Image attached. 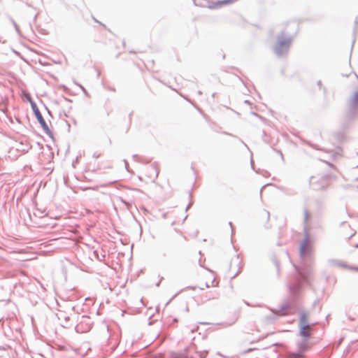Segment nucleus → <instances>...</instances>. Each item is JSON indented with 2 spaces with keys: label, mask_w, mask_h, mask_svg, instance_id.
I'll use <instances>...</instances> for the list:
<instances>
[{
  "label": "nucleus",
  "mask_w": 358,
  "mask_h": 358,
  "mask_svg": "<svg viewBox=\"0 0 358 358\" xmlns=\"http://www.w3.org/2000/svg\"><path fill=\"white\" fill-rule=\"evenodd\" d=\"M239 272H240V269H238V270L237 271V272L234 274V275L233 276V278H235V277L238 275V273Z\"/></svg>",
  "instance_id": "412c9836"
},
{
  "label": "nucleus",
  "mask_w": 358,
  "mask_h": 358,
  "mask_svg": "<svg viewBox=\"0 0 358 358\" xmlns=\"http://www.w3.org/2000/svg\"><path fill=\"white\" fill-rule=\"evenodd\" d=\"M351 269H353V267H351ZM354 269H356L358 271V268H354Z\"/></svg>",
  "instance_id": "393cba45"
},
{
  "label": "nucleus",
  "mask_w": 358,
  "mask_h": 358,
  "mask_svg": "<svg viewBox=\"0 0 358 358\" xmlns=\"http://www.w3.org/2000/svg\"><path fill=\"white\" fill-rule=\"evenodd\" d=\"M268 217H269V213L266 212Z\"/></svg>",
  "instance_id": "bb28decb"
},
{
  "label": "nucleus",
  "mask_w": 358,
  "mask_h": 358,
  "mask_svg": "<svg viewBox=\"0 0 358 358\" xmlns=\"http://www.w3.org/2000/svg\"><path fill=\"white\" fill-rule=\"evenodd\" d=\"M358 113V90L353 93V95L348 101V109L347 116L352 118Z\"/></svg>",
  "instance_id": "39448f33"
},
{
  "label": "nucleus",
  "mask_w": 358,
  "mask_h": 358,
  "mask_svg": "<svg viewBox=\"0 0 358 358\" xmlns=\"http://www.w3.org/2000/svg\"><path fill=\"white\" fill-rule=\"evenodd\" d=\"M230 269L231 270L232 269V263L230 265Z\"/></svg>",
  "instance_id": "a878e982"
},
{
  "label": "nucleus",
  "mask_w": 358,
  "mask_h": 358,
  "mask_svg": "<svg viewBox=\"0 0 358 358\" xmlns=\"http://www.w3.org/2000/svg\"><path fill=\"white\" fill-rule=\"evenodd\" d=\"M295 268H296V270L298 272L299 276L297 280V282L295 284L290 285V287H289L290 290L294 294H296L301 289L303 282H305L307 281V277H306V273L304 271H303L302 270L299 269V268H297L296 266H295Z\"/></svg>",
  "instance_id": "423d86ee"
},
{
  "label": "nucleus",
  "mask_w": 358,
  "mask_h": 358,
  "mask_svg": "<svg viewBox=\"0 0 358 358\" xmlns=\"http://www.w3.org/2000/svg\"><path fill=\"white\" fill-rule=\"evenodd\" d=\"M311 327H307L303 325L300 327L299 334L302 336V338L309 339L311 337Z\"/></svg>",
  "instance_id": "9d476101"
},
{
  "label": "nucleus",
  "mask_w": 358,
  "mask_h": 358,
  "mask_svg": "<svg viewBox=\"0 0 358 358\" xmlns=\"http://www.w3.org/2000/svg\"><path fill=\"white\" fill-rule=\"evenodd\" d=\"M329 263L332 266H340V267H345L346 265L345 263L337 260V259H329Z\"/></svg>",
  "instance_id": "9b49d317"
},
{
  "label": "nucleus",
  "mask_w": 358,
  "mask_h": 358,
  "mask_svg": "<svg viewBox=\"0 0 358 358\" xmlns=\"http://www.w3.org/2000/svg\"><path fill=\"white\" fill-rule=\"evenodd\" d=\"M10 22H12V24H13L14 27H15V31H17V33L20 34V29H19V27L18 25L17 24V23L15 22V20L12 18H10Z\"/></svg>",
  "instance_id": "2eb2a0df"
},
{
  "label": "nucleus",
  "mask_w": 358,
  "mask_h": 358,
  "mask_svg": "<svg viewBox=\"0 0 358 358\" xmlns=\"http://www.w3.org/2000/svg\"><path fill=\"white\" fill-rule=\"evenodd\" d=\"M171 250V246H169L165 249V251L163 252V257H167Z\"/></svg>",
  "instance_id": "dca6fc26"
},
{
  "label": "nucleus",
  "mask_w": 358,
  "mask_h": 358,
  "mask_svg": "<svg viewBox=\"0 0 358 358\" xmlns=\"http://www.w3.org/2000/svg\"><path fill=\"white\" fill-rule=\"evenodd\" d=\"M310 213L307 209L303 210V232H304V240L300 245L299 254L300 257L303 259L306 257H310L312 254V246L309 244V235L308 231L309 227V218Z\"/></svg>",
  "instance_id": "f257e3e1"
},
{
  "label": "nucleus",
  "mask_w": 358,
  "mask_h": 358,
  "mask_svg": "<svg viewBox=\"0 0 358 358\" xmlns=\"http://www.w3.org/2000/svg\"><path fill=\"white\" fill-rule=\"evenodd\" d=\"M132 157H133V159H134V160L137 161V160H138V159L139 158V156H138V155H134L132 156Z\"/></svg>",
  "instance_id": "aec40b11"
},
{
  "label": "nucleus",
  "mask_w": 358,
  "mask_h": 358,
  "mask_svg": "<svg viewBox=\"0 0 358 358\" xmlns=\"http://www.w3.org/2000/svg\"><path fill=\"white\" fill-rule=\"evenodd\" d=\"M78 320L79 322L75 327V329L78 333H85L91 329L92 321L89 316L82 315L78 317Z\"/></svg>",
  "instance_id": "20e7f679"
},
{
  "label": "nucleus",
  "mask_w": 358,
  "mask_h": 358,
  "mask_svg": "<svg viewBox=\"0 0 358 358\" xmlns=\"http://www.w3.org/2000/svg\"><path fill=\"white\" fill-rule=\"evenodd\" d=\"M232 262L236 263V264H239L240 260L238 256L235 257V258L232 259Z\"/></svg>",
  "instance_id": "a211bd4d"
},
{
  "label": "nucleus",
  "mask_w": 358,
  "mask_h": 358,
  "mask_svg": "<svg viewBox=\"0 0 358 358\" xmlns=\"http://www.w3.org/2000/svg\"><path fill=\"white\" fill-rule=\"evenodd\" d=\"M190 206H191V203H189V204L187 206V207L186 208V210H187L189 208Z\"/></svg>",
  "instance_id": "5701e85b"
},
{
  "label": "nucleus",
  "mask_w": 358,
  "mask_h": 358,
  "mask_svg": "<svg viewBox=\"0 0 358 358\" xmlns=\"http://www.w3.org/2000/svg\"><path fill=\"white\" fill-rule=\"evenodd\" d=\"M30 103H31V106L33 110V112H34L37 120L38 121L39 124H41V127L43 128L44 132L48 136L52 138L53 134L49 129V127H48L46 122L45 121L43 117L42 116L36 103L31 100H30Z\"/></svg>",
  "instance_id": "7ed1b4c3"
},
{
  "label": "nucleus",
  "mask_w": 358,
  "mask_h": 358,
  "mask_svg": "<svg viewBox=\"0 0 358 358\" xmlns=\"http://www.w3.org/2000/svg\"><path fill=\"white\" fill-rule=\"evenodd\" d=\"M208 354V351L199 352V355L200 358H205Z\"/></svg>",
  "instance_id": "f3484780"
},
{
  "label": "nucleus",
  "mask_w": 358,
  "mask_h": 358,
  "mask_svg": "<svg viewBox=\"0 0 358 358\" xmlns=\"http://www.w3.org/2000/svg\"><path fill=\"white\" fill-rule=\"evenodd\" d=\"M80 87H81V89L83 90V91L85 93H86V90H85V89L83 86H81V85H80Z\"/></svg>",
  "instance_id": "4be33fe9"
},
{
  "label": "nucleus",
  "mask_w": 358,
  "mask_h": 358,
  "mask_svg": "<svg viewBox=\"0 0 358 358\" xmlns=\"http://www.w3.org/2000/svg\"><path fill=\"white\" fill-rule=\"evenodd\" d=\"M290 37H285V33L281 32L277 37V43L273 47L275 54L278 57H284L287 55L289 49L292 43Z\"/></svg>",
  "instance_id": "f03ea898"
},
{
  "label": "nucleus",
  "mask_w": 358,
  "mask_h": 358,
  "mask_svg": "<svg viewBox=\"0 0 358 358\" xmlns=\"http://www.w3.org/2000/svg\"><path fill=\"white\" fill-rule=\"evenodd\" d=\"M170 358H188L185 353L171 352Z\"/></svg>",
  "instance_id": "f8f14e48"
},
{
  "label": "nucleus",
  "mask_w": 358,
  "mask_h": 358,
  "mask_svg": "<svg viewBox=\"0 0 358 358\" xmlns=\"http://www.w3.org/2000/svg\"><path fill=\"white\" fill-rule=\"evenodd\" d=\"M94 157H98V156H96V155H94Z\"/></svg>",
  "instance_id": "c85d7f7f"
},
{
  "label": "nucleus",
  "mask_w": 358,
  "mask_h": 358,
  "mask_svg": "<svg viewBox=\"0 0 358 358\" xmlns=\"http://www.w3.org/2000/svg\"><path fill=\"white\" fill-rule=\"evenodd\" d=\"M279 313H282V315H288L292 313L291 305L289 303L283 304L278 311L273 312L270 316H267V320L269 321L275 320L276 319L275 315L278 314Z\"/></svg>",
  "instance_id": "0eeeda50"
},
{
  "label": "nucleus",
  "mask_w": 358,
  "mask_h": 358,
  "mask_svg": "<svg viewBox=\"0 0 358 358\" xmlns=\"http://www.w3.org/2000/svg\"><path fill=\"white\" fill-rule=\"evenodd\" d=\"M34 215L36 216V217H44L46 213H45L43 211H41L40 210L37 209L34 213Z\"/></svg>",
  "instance_id": "4468645a"
},
{
  "label": "nucleus",
  "mask_w": 358,
  "mask_h": 358,
  "mask_svg": "<svg viewBox=\"0 0 358 358\" xmlns=\"http://www.w3.org/2000/svg\"><path fill=\"white\" fill-rule=\"evenodd\" d=\"M94 157H98V156H96V155H94Z\"/></svg>",
  "instance_id": "cd10ccee"
},
{
  "label": "nucleus",
  "mask_w": 358,
  "mask_h": 358,
  "mask_svg": "<svg viewBox=\"0 0 358 358\" xmlns=\"http://www.w3.org/2000/svg\"><path fill=\"white\" fill-rule=\"evenodd\" d=\"M191 358H194V357H191Z\"/></svg>",
  "instance_id": "2f4dec72"
},
{
  "label": "nucleus",
  "mask_w": 358,
  "mask_h": 358,
  "mask_svg": "<svg viewBox=\"0 0 358 358\" xmlns=\"http://www.w3.org/2000/svg\"><path fill=\"white\" fill-rule=\"evenodd\" d=\"M308 340L309 339L302 338L301 340H300L297 342V348H298V352H296L297 354H301V355H303V354L308 350V348H309Z\"/></svg>",
  "instance_id": "6e6552de"
},
{
  "label": "nucleus",
  "mask_w": 358,
  "mask_h": 358,
  "mask_svg": "<svg viewBox=\"0 0 358 358\" xmlns=\"http://www.w3.org/2000/svg\"><path fill=\"white\" fill-rule=\"evenodd\" d=\"M0 43H1V40L0 39ZM2 43H5V41H2Z\"/></svg>",
  "instance_id": "7c9ffc66"
},
{
  "label": "nucleus",
  "mask_w": 358,
  "mask_h": 358,
  "mask_svg": "<svg viewBox=\"0 0 358 358\" xmlns=\"http://www.w3.org/2000/svg\"><path fill=\"white\" fill-rule=\"evenodd\" d=\"M357 167H358V165H357Z\"/></svg>",
  "instance_id": "473e14b6"
},
{
  "label": "nucleus",
  "mask_w": 358,
  "mask_h": 358,
  "mask_svg": "<svg viewBox=\"0 0 358 358\" xmlns=\"http://www.w3.org/2000/svg\"><path fill=\"white\" fill-rule=\"evenodd\" d=\"M217 296H213V299H215V298H217Z\"/></svg>",
  "instance_id": "c756f323"
},
{
  "label": "nucleus",
  "mask_w": 358,
  "mask_h": 358,
  "mask_svg": "<svg viewBox=\"0 0 358 358\" xmlns=\"http://www.w3.org/2000/svg\"><path fill=\"white\" fill-rule=\"evenodd\" d=\"M124 165H125V168L127 169V170H129L128 168H129V163L127 160H124Z\"/></svg>",
  "instance_id": "6ab92c4d"
},
{
  "label": "nucleus",
  "mask_w": 358,
  "mask_h": 358,
  "mask_svg": "<svg viewBox=\"0 0 358 358\" xmlns=\"http://www.w3.org/2000/svg\"><path fill=\"white\" fill-rule=\"evenodd\" d=\"M299 327H303V325L307 327L310 326L308 322L309 314L306 311L301 310L299 313Z\"/></svg>",
  "instance_id": "1a4fd4ad"
},
{
  "label": "nucleus",
  "mask_w": 358,
  "mask_h": 358,
  "mask_svg": "<svg viewBox=\"0 0 358 358\" xmlns=\"http://www.w3.org/2000/svg\"><path fill=\"white\" fill-rule=\"evenodd\" d=\"M198 94H199V95H201V94H202V92H201V91H199V92H198Z\"/></svg>",
  "instance_id": "b1692460"
},
{
  "label": "nucleus",
  "mask_w": 358,
  "mask_h": 358,
  "mask_svg": "<svg viewBox=\"0 0 358 358\" xmlns=\"http://www.w3.org/2000/svg\"><path fill=\"white\" fill-rule=\"evenodd\" d=\"M117 200L119 201H120L122 203H123L126 206L127 209H128V210L131 208V206L132 205L131 202L127 201L120 196L117 197Z\"/></svg>",
  "instance_id": "ddd939ff"
}]
</instances>
